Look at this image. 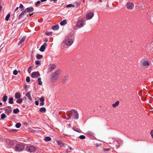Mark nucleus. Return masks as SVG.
Here are the masks:
<instances>
[{
	"label": "nucleus",
	"instance_id": "nucleus-17",
	"mask_svg": "<svg viewBox=\"0 0 153 153\" xmlns=\"http://www.w3.org/2000/svg\"><path fill=\"white\" fill-rule=\"evenodd\" d=\"M120 102L119 101H117L114 103H113L112 105V107L114 108L117 106L119 104Z\"/></svg>",
	"mask_w": 153,
	"mask_h": 153
},
{
	"label": "nucleus",
	"instance_id": "nucleus-30",
	"mask_svg": "<svg viewBox=\"0 0 153 153\" xmlns=\"http://www.w3.org/2000/svg\"><path fill=\"white\" fill-rule=\"evenodd\" d=\"M19 112V110L18 108L14 109L13 110V112L14 114H17Z\"/></svg>",
	"mask_w": 153,
	"mask_h": 153
},
{
	"label": "nucleus",
	"instance_id": "nucleus-26",
	"mask_svg": "<svg viewBox=\"0 0 153 153\" xmlns=\"http://www.w3.org/2000/svg\"><path fill=\"white\" fill-rule=\"evenodd\" d=\"M51 140V138L49 137H46L45 138V140L46 142L50 141Z\"/></svg>",
	"mask_w": 153,
	"mask_h": 153
},
{
	"label": "nucleus",
	"instance_id": "nucleus-8",
	"mask_svg": "<svg viewBox=\"0 0 153 153\" xmlns=\"http://www.w3.org/2000/svg\"><path fill=\"white\" fill-rule=\"evenodd\" d=\"M40 76L39 73L38 72H34L32 73L31 76L33 78H36Z\"/></svg>",
	"mask_w": 153,
	"mask_h": 153
},
{
	"label": "nucleus",
	"instance_id": "nucleus-42",
	"mask_svg": "<svg viewBox=\"0 0 153 153\" xmlns=\"http://www.w3.org/2000/svg\"><path fill=\"white\" fill-rule=\"evenodd\" d=\"M41 3V2L39 1H37L36 3V7H37L38 6V5L39 4H40Z\"/></svg>",
	"mask_w": 153,
	"mask_h": 153
},
{
	"label": "nucleus",
	"instance_id": "nucleus-19",
	"mask_svg": "<svg viewBox=\"0 0 153 153\" xmlns=\"http://www.w3.org/2000/svg\"><path fill=\"white\" fill-rule=\"evenodd\" d=\"M24 90H23V94L25 93H26L27 91L28 90V88L27 87V85L26 84H25L24 86Z\"/></svg>",
	"mask_w": 153,
	"mask_h": 153
},
{
	"label": "nucleus",
	"instance_id": "nucleus-13",
	"mask_svg": "<svg viewBox=\"0 0 153 153\" xmlns=\"http://www.w3.org/2000/svg\"><path fill=\"white\" fill-rule=\"evenodd\" d=\"M56 65H55L52 64L50 65V67L48 69V72H51L56 67Z\"/></svg>",
	"mask_w": 153,
	"mask_h": 153
},
{
	"label": "nucleus",
	"instance_id": "nucleus-24",
	"mask_svg": "<svg viewBox=\"0 0 153 153\" xmlns=\"http://www.w3.org/2000/svg\"><path fill=\"white\" fill-rule=\"evenodd\" d=\"M39 111L41 112H45L46 111V109L44 107L41 108L39 109Z\"/></svg>",
	"mask_w": 153,
	"mask_h": 153
},
{
	"label": "nucleus",
	"instance_id": "nucleus-39",
	"mask_svg": "<svg viewBox=\"0 0 153 153\" xmlns=\"http://www.w3.org/2000/svg\"><path fill=\"white\" fill-rule=\"evenodd\" d=\"M35 64L36 65H40V62L39 61L37 60L35 62Z\"/></svg>",
	"mask_w": 153,
	"mask_h": 153
},
{
	"label": "nucleus",
	"instance_id": "nucleus-51",
	"mask_svg": "<svg viewBox=\"0 0 153 153\" xmlns=\"http://www.w3.org/2000/svg\"><path fill=\"white\" fill-rule=\"evenodd\" d=\"M68 149L71 150H72V148L70 146L68 147Z\"/></svg>",
	"mask_w": 153,
	"mask_h": 153
},
{
	"label": "nucleus",
	"instance_id": "nucleus-56",
	"mask_svg": "<svg viewBox=\"0 0 153 153\" xmlns=\"http://www.w3.org/2000/svg\"><path fill=\"white\" fill-rule=\"evenodd\" d=\"M99 145L98 144H96V146H97V147L98 146H99Z\"/></svg>",
	"mask_w": 153,
	"mask_h": 153
},
{
	"label": "nucleus",
	"instance_id": "nucleus-29",
	"mask_svg": "<svg viewBox=\"0 0 153 153\" xmlns=\"http://www.w3.org/2000/svg\"><path fill=\"white\" fill-rule=\"evenodd\" d=\"M7 96H4L3 98V101L4 102H5L7 101Z\"/></svg>",
	"mask_w": 153,
	"mask_h": 153
},
{
	"label": "nucleus",
	"instance_id": "nucleus-38",
	"mask_svg": "<svg viewBox=\"0 0 153 153\" xmlns=\"http://www.w3.org/2000/svg\"><path fill=\"white\" fill-rule=\"evenodd\" d=\"M79 138L81 139H84L85 138V136L81 135L79 136Z\"/></svg>",
	"mask_w": 153,
	"mask_h": 153
},
{
	"label": "nucleus",
	"instance_id": "nucleus-59",
	"mask_svg": "<svg viewBox=\"0 0 153 153\" xmlns=\"http://www.w3.org/2000/svg\"><path fill=\"white\" fill-rule=\"evenodd\" d=\"M2 103L1 102H0V105H2Z\"/></svg>",
	"mask_w": 153,
	"mask_h": 153
},
{
	"label": "nucleus",
	"instance_id": "nucleus-22",
	"mask_svg": "<svg viewBox=\"0 0 153 153\" xmlns=\"http://www.w3.org/2000/svg\"><path fill=\"white\" fill-rule=\"evenodd\" d=\"M43 57L42 55L37 54H36V57L37 59H42Z\"/></svg>",
	"mask_w": 153,
	"mask_h": 153
},
{
	"label": "nucleus",
	"instance_id": "nucleus-1",
	"mask_svg": "<svg viewBox=\"0 0 153 153\" xmlns=\"http://www.w3.org/2000/svg\"><path fill=\"white\" fill-rule=\"evenodd\" d=\"M60 74V71L59 70H56L53 72L52 74V81L53 82H57L58 80L57 78Z\"/></svg>",
	"mask_w": 153,
	"mask_h": 153
},
{
	"label": "nucleus",
	"instance_id": "nucleus-47",
	"mask_svg": "<svg viewBox=\"0 0 153 153\" xmlns=\"http://www.w3.org/2000/svg\"><path fill=\"white\" fill-rule=\"evenodd\" d=\"M151 134L152 137L153 138V130L151 131Z\"/></svg>",
	"mask_w": 153,
	"mask_h": 153
},
{
	"label": "nucleus",
	"instance_id": "nucleus-3",
	"mask_svg": "<svg viewBox=\"0 0 153 153\" xmlns=\"http://www.w3.org/2000/svg\"><path fill=\"white\" fill-rule=\"evenodd\" d=\"M24 148V146L22 145L18 144L15 146V150L16 151L20 152L23 150Z\"/></svg>",
	"mask_w": 153,
	"mask_h": 153
},
{
	"label": "nucleus",
	"instance_id": "nucleus-34",
	"mask_svg": "<svg viewBox=\"0 0 153 153\" xmlns=\"http://www.w3.org/2000/svg\"><path fill=\"white\" fill-rule=\"evenodd\" d=\"M87 134L91 135V136H93L94 135V134L93 132L90 131H88L87 132Z\"/></svg>",
	"mask_w": 153,
	"mask_h": 153
},
{
	"label": "nucleus",
	"instance_id": "nucleus-40",
	"mask_svg": "<svg viewBox=\"0 0 153 153\" xmlns=\"http://www.w3.org/2000/svg\"><path fill=\"white\" fill-rule=\"evenodd\" d=\"M40 100L41 102H44L45 101V99L44 97H42L40 99Z\"/></svg>",
	"mask_w": 153,
	"mask_h": 153
},
{
	"label": "nucleus",
	"instance_id": "nucleus-36",
	"mask_svg": "<svg viewBox=\"0 0 153 153\" xmlns=\"http://www.w3.org/2000/svg\"><path fill=\"white\" fill-rule=\"evenodd\" d=\"M6 117V115L4 114H1V118L2 119H4Z\"/></svg>",
	"mask_w": 153,
	"mask_h": 153
},
{
	"label": "nucleus",
	"instance_id": "nucleus-18",
	"mask_svg": "<svg viewBox=\"0 0 153 153\" xmlns=\"http://www.w3.org/2000/svg\"><path fill=\"white\" fill-rule=\"evenodd\" d=\"M15 97L16 99H19L21 97L20 93L19 92H17L15 93Z\"/></svg>",
	"mask_w": 153,
	"mask_h": 153
},
{
	"label": "nucleus",
	"instance_id": "nucleus-44",
	"mask_svg": "<svg viewBox=\"0 0 153 153\" xmlns=\"http://www.w3.org/2000/svg\"><path fill=\"white\" fill-rule=\"evenodd\" d=\"M104 150L105 151H109L110 150V148H104Z\"/></svg>",
	"mask_w": 153,
	"mask_h": 153
},
{
	"label": "nucleus",
	"instance_id": "nucleus-27",
	"mask_svg": "<svg viewBox=\"0 0 153 153\" xmlns=\"http://www.w3.org/2000/svg\"><path fill=\"white\" fill-rule=\"evenodd\" d=\"M115 141V139L114 138H111L109 139V142L110 144L113 143Z\"/></svg>",
	"mask_w": 153,
	"mask_h": 153
},
{
	"label": "nucleus",
	"instance_id": "nucleus-45",
	"mask_svg": "<svg viewBox=\"0 0 153 153\" xmlns=\"http://www.w3.org/2000/svg\"><path fill=\"white\" fill-rule=\"evenodd\" d=\"M44 104V102H42L40 103V105L41 106H43Z\"/></svg>",
	"mask_w": 153,
	"mask_h": 153
},
{
	"label": "nucleus",
	"instance_id": "nucleus-21",
	"mask_svg": "<svg viewBox=\"0 0 153 153\" xmlns=\"http://www.w3.org/2000/svg\"><path fill=\"white\" fill-rule=\"evenodd\" d=\"M59 26L57 25L53 26L52 27V29L54 30H57L59 29Z\"/></svg>",
	"mask_w": 153,
	"mask_h": 153
},
{
	"label": "nucleus",
	"instance_id": "nucleus-60",
	"mask_svg": "<svg viewBox=\"0 0 153 153\" xmlns=\"http://www.w3.org/2000/svg\"><path fill=\"white\" fill-rule=\"evenodd\" d=\"M102 0H99V1L100 2H101L102 1Z\"/></svg>",
	"mask_w": 153,
	"mask_h": 153
},
{
	"label": "nucleus",
	"instance_id": "nucleus-31",
	"mask_svg": "<svg viewBox=\"0 0 153 153\" xmlns=\"http://www.w3.org/2000/svg\"><path fill=\"white\" fill-rule=\"evenodd\" d=\"M10 16V14L9 13L7 14V16H6L5 17V19L6 21H8L9 19V18Z\"/></svg>",
	"mask_w": 153,
	"mask_h": 153
},
{
	"label": "nucleus",
	"instance_id": "nucleus-54",
	"mask_svg": "<svg viewBox=\"0 0 153 153\" xmlns=\"http://www.w3.org/2000/svg\"><path fill=\"white\" fill-rule=\"evenodd\" d=\"M26 149L28 151L29 150V148H28L27 147L26 148Z\"/></svg>",
	"mask_w": 153,
	"mask_h": 153
},
{
	"label": "nucleus",
	"instance_id": "nucleus-14",
	"mask_svg": "<svg viewBox=\"0 0 153 153\" xmlns=\"http://www.w3.org/2000/svg\"><path fill=\"white\" fill-rule=\"evenodd\" d=\"M84 24V22L82 20L79 21L76 24V26L77 27H79L82 25Z\"/></svg>",
	"mask_w": 153,
	"mask_h": 153
},
{
	"label": "nucleus",
	"instance_id": "nucleus-11",
	"mask_svg": "<svg viewBox=\"0 0 153 153\" xmlns=\"http://www.w3.org/2000/svg\"><path fill=\"white\" fill-rule=\"evenodd\" d=\"M94 16L93 13L91 12H89L87 15L86 18L88 19H91Z\"/></svg>",
	"mask_w": 153,
	"mask_h": 153
},
{
	"label": "nucleus",
	"instance_id": "nucleus-52",
	"mask_svg": "<svg viewBox=\"0 0 153 153\" xmlns=\"http://www.w3.org/2000/svg\"><path fill=\"white\" fill-rule=\"evenodd\" d=\"M50 0L51 1H54V2H56L57 1V0Z\"/></svg>",
	"mask_w": 153,
	"mask_h": 153
},
{
	"label": "nucleus",
	"instance_id": "nucleus-28",
	"mask_svg": "<svg viewBox=\"0 0 153 153\" xmlns=\"http://www.w3.org/2000/svg\"><path fill=\"white\" fill-rule=\"evenodd\" d=\"M13 98L12 97H10L9 99V103L12 104L13 103Z\"/></svg>",
	"mask_w": 153,
	"mask_h": 153
},
{
	"label": "nucleus",
	"instance_id": "nucleus-5",
	"mask_svg": "<svg viewBox=\"0 0 153 153\" xmlns=\"http://www.w3.org/2000/svg\"><path fill=\"white\" fill-rule=\"evenodd\" d=\"M150 65V62L148 61H144L141 63V66L144 68H148Z\"/></svg>",
	"mask_w": 153,
	"mask_h": 153
},
{
	"label": "nucleus",
	"instance_id": "nucleus-48",
	"mask_svg": "<svg viewBox=\"0 0 153 153\" xmlns=\"http://www.w3.org/2000/svg\"><path fill=\"white\" fill-rule=\"evenodd\" d=\"M26 81L27 82H29V76H28L27 77L26 79Z\"/></svg>",
	"mask_w": 153,
	"mask_h": 153
},
{
	"label": "nucleus",
	"instance_id": "nucleus-10",
	"mask_svg": "<svg viewBox=\"0 0 153 153\" xmlns=\"http://www.w3.org/2000/svg\"><path fill=\"white\" fill-rule=\"evenodd\" d=\"M47 44L46 43H44L43 45L41 47L39 50L40 51L43 52L44 51L45 49V47L46 46Z\"/></svg>",
	"mask_w": 153,
	"mask_h": 153
},
{
	"label": "nucleus",
	"instance_id": "nucleus-2",
	"mask_svg": "<svg viewBox=\"0 0 153 153\" xmlns=\"http://www.w3.org/2000/svg\"><path fill=\"white\" fill-rule=\"evenodd\" d=\"M29 15V8H27L25 10L22 12L19 15V17L20 18L23 17L25 18L28 17Z\"/></svg>",
	"mask_w": 153,
	"mask_h": 153
},
{
	"label": "nucleus",
	"instance_id": "nucleus-20",
	"mask_svg": "<svg viewBox=\"0 0 153 153\" xmlns=\"http://www.w3.org/2000/svg\"><path fill=\"white\" fill-rule=\"evenodd\" d=\"M33 8L32 7H29V16H30L33 15V13L31 14L30 12H32L33 11Z\"/></svg>",
	"mask_w": 153,
	"mask_h": 153
},
{
	"label": "nucleus",
	"instance_id": "nucleus-12",
	"mask_svg": "<svg viewBox=\"0 0 153 153\" xmlns=\"http://www.w3.org/2000/svg\"><path fill=\"white\" fill-rule=\"evenodd\" d=\"M36 149V148L35 147L33 146H29V152H33Z\"/></svg>",
	"mask_w": 153,
	"mask_h": 153
},
{
	"label": "nucleus",
	"instance_id": "nucleus-62",
	"mask_svg": "<svg viewBox=\"0 0 153 153\" xmlns=\"http://www.w3.org/2000/svg\"><path fill=\"white\" fill-rule=\"evenodd\" d=\"M117 143H118V140H117Z\"/></svg>",
	"mask_w": 153,
	"mask_h": 153
},
{
	"label": "nucleus",
	"instance_id": "nucleus-63",
	"mask_svg": "<svg viewBox=\"0 0 153 153\" xmlns=\"http://www.w3.org/2000/svg\"><path fill=\"white\" fill-rule=\"evenodd\" d=\"M99 145H101V144H99Z\"/></svg>",
	"mask_w": 153,
	"mask_h": 153
},
{
	"label": "nucleus",
	"instance_id": "nucleus-64",
	"mask_svg": "<svg viewBox=\"0 0 153 153\" xmlns=\"http://www.w3.org/2000/svg\"><path fill=\"white\" fill-rule=\"evenodd\" d=\"M29 68H30V67H29Z\"/></svg>",
	"mask_w": 153,
	"mask_h": 153
},
{
	"label": "nucleus",
	"instance_id": "nucleus-49",
	"mask_svg": "<svg viewBox=\"0 0 153 153\" xmlns=\"http://www.w3.org/2000/svg\"><path fill=\"white\" fill-rule=\"evenodd\" d=\"M25 96L27 97H29V92H27L25 94Z\"/></svg>",
	"mask_w": 153,
	"mask_h": 153
},
{
	"label": "nucleus",
	"instance_id": "nucleus-4",
	"mask_svg": "<svg viewBox=\"0 0 153 153\" xmlns=\"http://www.w3.org/2000/svg\"><path fill=\"white\" fill-rule=\"evenodd\" d=\"M73 41L72 39L68 38L65 39L64 41V43L67 46H71L73 43Z\"/></svg>",
	"mask_w": 153,
	"mask_h": 153
},
{
	"label": "nucleus",
	"instance_id": "nucleus-43",
	"mask_svg": "<svg viewBox=\"0 0 153 153\" xmlns=\"http://www.w3.org/2000/svg\"><path fill=\"white\" fill-rule=\"evenodd\" d=\"M23 7H24L23 6L22 4H20L19 7L21 9H21L22 10L23 9Z\"/></svg>",
	"mask_w": 153,
	"mask_h": 153
},
{
	"label": "nucleus",
	"instance_id": "nucleus-53",
	"mask_svg": "<svg viewBox=\"0 0 153 153\" xmlns=\"http://www.w3.org/2000/svg\"><path fill=\"white\" fill-rule=\"evenodd\" d=\"M47 0H41V1L42 2H44V1H46Z\"/></svg>",
	"mask_w": 153,
	"mask_h": 153
},
{
	"label": "nucleus",
	"instance_id": "nucleus-41",
	"mask_svg": "<svg viewBox=\"0 0 153 153\" xmlns=\"http://www.w3.org/2000/svg\"><path fill=\"white\" fill-rule=\"evenodd\" d=\"M13 74L15 75H16L18 74V71L16 70H14L13 71Z\"/></svg>",
	"mask_w": 153,
	"mask_h": 153
},
{
	"label": "nucleus",
	"instance_id": "nucleus-46",
	"mask_svg": "<svg viewBox=\"0 0 153 153\" xmlns=\"http://www.w3.org/2000/svg\"><path fill=\"white\" fill-rule=\"evenodd\" d=\"M35 104L37 105H38L39 104V102H38V101H35Z\"/></svg>",
	"mask_w": 153,
	"mask_h": 153
},
{
	"label": "nucleus",
	"instance_id": "nucleus-33",
	"mask_svg": "<svg viewBox=\"0 0 153 153\" xmlns=\"http://www.w3.org/2000/svg\"><path fill=\"white\" fill-rule=\"evenodd\" d=\"M21 126V124L20 123H18L16 124V128H20Z\"/></svg>",
	"mask_w": 153,
	"mask_h": 153
},
{
	"label": "nucleus",
	"instance_id": "nucleus-25",
	"mask_svg": "<svg viewBox=\"0 0 153 153\" xmlns=\"http://www.w3.org/2000/svg\"><path fill=\"white\" fill-rule=\"evenodd\" d=\"M38 85H42V82L41 80V78H39L38 79Z\"/></svg>",
	"mask_w": 153,
	"mask_h": 153
},
{
	"label": "nucleus",
	"instance_id": "nucleus-16",
	"mask_svg": "<svg viewBox=\"0 0 153 153\" xmlns=\"http://www.w3.org/2000/svg\"><path fill=\"white\" fill-rule=\"evenodd\" d=\"M26 38V36H23L22 38L20 40V41L18 43V45H19L20 44H21L22 43H23L25 40Z\"/></svg>",
	"mask_w": 153,
	"mask_h": 153
},
{
	"label": "nucleus",
	"instance_id": "nucleus-35",
	"mask_svg": "<svg viewBox=\"0 0 153 153\" xmlns=\"http://www.w3.org/2000/svg\"><path fill=\"white\" fill-rule=\"evenodd\" d=\"M75 6L74 5H73L71 4H68L67 5H66V7H75Z\"/></svg>",
	"mask_w": 153,
	"mask_h": 153
},
{
	"label": "nucleus",
	"instance_id": "nucleus-6",
	"mask_svg": "<svg viewBox=\"0 0 153 153\" xmlns=\"http://www.w3.org/2000/svg\"><path fill=\"white\" fill-rule=\"evenodd\" d=\"M71 115L75 119H77L79 118L78 114L77 112L75 110H72Z\"/></svg>",
	"mask_w": 153,
	"mask_h": 153
},
{
	"label": "nucleus",
	"instance_id": "nucleus-57",
	"mask_svg": "<svg viewBox=\"0 0 153 153\" xmlns=\"http://www.w3.org/2000/svg\"><path fill=\"white\" fill-rule=\"evenodd\" d=\"M119 146H120V145H118L116 146H117V147L118 148Z\"/></svg>",
	"mask_w": 153,
	"mask_h": 153
},
{
	"label": "nucleus",
	"instance_id": "nucleus-50",
	"mask_svg": "<svg viewBox=\"0 0 153 153\" xmlns=\"http://www.w3.org/2000/svg\"><path fill=\"white\" fill-rule=\"evenodd\" d=\"M19 9V7H17L15 9V10H14V11L15 12L16 11Z\"/></svg>",
	"mask_w": 153,
	"mask_h": 153
},
{
	"label": "nucleus",
	"instance_id": "nucleus-23",
	"mask_svg": "<svg viewBox=\"0 0 153 153\" xmlns=\"http://www.w3.org/2000/svg\"><path fill=\"white\" fill-rule=\"evenodd\" d=\"M67 24L66 20L65 19L63 21L61 22L60 23V24L61 25H65Z\"/></svg>",
	"mask_w": 153,
	"mask_h": 153
},
{
	"label": "nucleus",
	"instance_id": "nucleus-61",
	"mask_svg": "<svg viewBox=\"0 0 153 153\" xmlns=\"http://www.w3.org/2000/svg\"><path fill=\"white\" fill-rule=\"evenodd\" d=\"M27 71H28V72H29V68H28L27 69Z\"/></svg>",
	"mask_w": 153,
	"mask_h": 153
},
{
	"label": "nucleus",
	"instance_id": "nucleus-58",
	"mask_svg": "<svg viewBox=\"0 0 153 153\" xmlns=\"http://www.w3.org/2000/svg\"><path fill=\"white\" fill-rule=\"evenodd\" d=\"M29 99H31V97H30V95H29Z\"/></svg>",
	"mask_w": 153,
	"mask_h": 153
},
{
	"label": "nucleus",
	"instance_id": "nucleus-7",
	"mask_svg": "<svg viewBox=\"0 0 153 153\" xmlns=\"http://www.w3.org/2000/svg\"><path fill=\"white\" fill-rule=\"evenodd\" d=\"M4 110L5 111V113L8 115L10 114L12 112L11 108L10 107L4 108Z\"/></svg>",
	"mask_w": 153,
	"mask_h": 153
},
{
	"label": "nucleus",
	"instance_id": "nucleus-32",
	"mask_svg": "<svg viewBox=\"0 0 153 153\" xmlns=\"http://www.w3.org/2000/svg\"><path fill=\"white\" fill-rule=\"evenodd\" d=\"M22 102V99H18V100H16V102L18 103H21Z\"/></svg>",
	"mask_w": 153,
	"mask_h": 153
},
{
	"label": "nucleus",
	"instance_id": "nucleus-55",
	"mask_svg": "<svg viewBox=\"0 0 153 153\" xmlns=\"http://www.w3.org/2000/svg\"><path fill=\"white\" fill-rule=\"evenodd\" d=\"M24 124L27 125V123H26L25 122V123H24Z\"/></svg>",
	"mask_w": 153,
	"mask_h": 153
},
{
	"label": "nucleus",
	"instance_id": "nucleus-9",
	"mask_svg": "<svg viewBox=\"0 0 153 153\" xmlns=\"http://www.w3.org/2000/svg\"><path fill=\"white\" fill-rule=\"evenodd\" d=\"M127 8L129 10H131L133 9V8L134 5V4L131 2H128L127 4Z\"/></svg>",
	"mask_w": 153,
	"mask_h": 153
},
{
	"label": "nucleus",
	"instance_id": "nucleus-37",
	"mask_svg": "<svg viewBox=\"0 0 153 153\" xmlns=\"http://www.w3.org/2000/svg\"><path fill=\"white\" fill-rule=\"evenodd\" d=\"M52 33L51 32H49L48 31H47L46 33V34L47 35H48V36L51 35V34H52Z\"/></svg>",
	"mask_w": 153,
	"mask_h": 153
},
{
	"label": "nucleus",
	"instance_id": "nucleus-15",
	"mask_svg": "<svg viewBox=\"0 0 153 153\" xmlns=\"http://www.w3.org/2000/svg\"><path fill=\"white\" fill-rule=\"evenodd\" d=\"M56 142L58 145L60 146V147H62L64 146V143H63L62 141L59 140H56Z\"/></svg>",
	"mask_w": 153,
	"mask_h": 153
}]
</instances>
